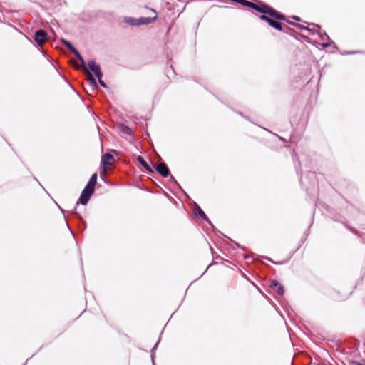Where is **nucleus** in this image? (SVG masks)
<instances>
[{
    "label": "nucleus",
    "mask_w": 365,
    "mask_h": 365,
    "mask_svg": "<svg viewBox=\"0 0 365 365\" xmlns=\"http://www.w3.org/2000/svg\"><path fill=\"white\" fill-rule=\"evenodd\" d=\"M349 364L350 365H364V364H363L360 362H358L356 361H350Z\"/></svg>",
    "instance_id": "obj_20"
},
{
    "label": "nucleus",
    "mask_w": 365,
    "mask_h": 365,
    "mask_svg": "<svg viewBox=\"0 0 365 365\" xmlns=\"http://www.w3.org/2000/svg\"><path fill=\"white\" fill-rule=\"evenodd\" d=\"M157 19L155 15L153 17H140L137 19L138 26L145 25L153 23Z\"/></svg>",
    "instance_id": "obj_10"
},
{
    "label": "nucleus",
    "mask_w": 365,
    "mask_h": 365,
    "mask_svg": "<svg viewBox=\"0 0 365 365\" xmlns=\"http://www.w3.org/2000/svg\"><path fill=\"white\" fill-rule=\"evenodd\" d=\"M230 241H232V242H233V243H234L237 247H238L241 248V249H242V250H245V248L243 246H241L239 243H237V242H236L233 241V240H231V239H230Z\"/></svg>",
    "instance_id": "obj_19"
},
{
    "label": "nucleus",
    "mask_w": 365,
    "mask_h": 365,
    "mask_svg": "<svg viewBox=\"0 0 365 365\" xmlns=\"http://www.w3.org/2000/svg\"><path fill=\"white\" fill-rule=\"evenodd\" d=\"M86 67L88 72L91 74V71L93 72L97 78L103 77V73L101 72L100 65L98 64L94 60L89 61Z\"/></svg>",
    "instance_id": "obj_6"
},
{
    "label": "nucleus",
    "mask_w": 365,
    "mask_h": 365,
    "mask_svg": "<svg viewBox=\"0 0 365 365\" xmlns=\"http://www.w3.org/2000/svg\"><path fill=\"white\" fill-rule=\"evenodd\" d=\"M140 163L149 172H153L155 169L156 164L153 161H140Z\"/></svg>",
    "instance_id": "obj_11"
},
{
    "label": "nucleus",
    "mask_w": 365,
    "mask_h": 365,
    "mask_svg": "<svg viewBox=\"0 0 365 365\" xmlns=\"http://www.w3.org/2000/svg\"><path fill=\"white\" fill-rule=\"evenodd\" d=\"M279 284H280V283L277 280L273 279L270 282V287L272 289H275V287H277Z\"/></svg>",
    "instance_id": "obj_17"
},
{
    "label": "nucleus",
    "mask_w": 365,
    "mask_h": 365,
    "mask_svg": "<svg viewBox=\"0 0 365 365\" xmlns=\"http://www.w3.org/2000/svg\"><path fill=\"white\" fill-rule=\"evenodd\" d=\"M101 160H113V156L110 153H106L102 156Z\"/></svg>",
    "instance_id": "obj_16"
},
{
    "label": "nucleus",
    "mask_w": 365,
    "mask_h": 365,
    "mask_svg": "<svg viewBox=\"0 0 365 365\" xmlns=\"http://www.w3.org/2000/svg\"><path fill=\"white\" fill-rule=\"evenodd\" d=\"M235 2L239 3L240 4L251 8L255 11H257L262 14H267V15H269L272 16V18L275 19L277 20H286L289 24H291V22L288 20H287L284 15L282 14L281 13L277 11L272 7L264 4H260L259 5L256 4L253 2L249 1L247 0H232Z\"/></svg>",
    "instance_id": "obj_2"
},
{
    "label": "nucleus",
    "mask_w": 365,
    "mask_h": 365,
    "mask_svg": "<svg viewBox=\"0 0 365 365\" xmlns=\"http://www.w3.org/2000/svg\"><path fill=\"white\" fill-rule=\"evenodd\" d=\"M150 10H151L153 13H155V11L153 9H150Z\"/></svg>",
    "instance_id": "obj_25"
},
{
    "label": "nucleus",
    "mask_w": 365,
    "mask_h": 365,
    "mask_svg": "<svg viewBox=\"0 0 365 365\" xmlns=\"http://www.w3.org/2000/svg\"><path fill=\"white\" fill-rule=\"evenodd\" d=\"M72 52L76 55V56L78 58V59L81 61L83 69L87 73L88 80L89 81V83H90L91 86H92V88L93 89H96L98 88V84L96 83V81L95 80V78H93L92 74H91L88 72V71L87 69V67L86 66V62H85L83 58L82 57L81 53L76 49V48H74V50L72 51Z\"/></svg>",
    "instance_id": "obj_5"
},
{
    "label": "nucleus",
    "mask_w": 365,
    "mask_h": 365,
    "mask_svg": "<svg viewBox=\"0 0 365 365\" xmlns=\"http://www.w3.org/2000/svg\"><path fill=\"white\" fill-rule=\"evenodd\" d=\"M312 161H297L294 167L298 175L300 176L302 187L310 197H314L319 191L318 180L314 171H312Z\"/></svg>",
    "instance_id": "obj_1"
},
{
    "label": "nucleus",
    "mask_w": 365,
    "mask_h": 365,
    "mask_svg": "<svg viewBox=\"0 0 365 365\" xmlns=\"http://www.w3.org/2000/svg\"><path fill=\"white\" fill-rule=\"evenodd\" d=\"M184 197L188 199L190 201V205L192 206V213L195 217H200L202 220H205L209 225H210L212 228V230L217 232L221 233L219 230H217L214 225L212 223V222L210 220L207 215L205 213V212L202 210V208L199 206V205L191 200L190 196L186 193V192L184 190Z\"/></svg>",
    "instance_id": "obj_3"
},
{
    "label": "nucleus",
    "mask_w": 365,
    "mask_h": 365,
    "mask_svg": "<svg viewBox=\"0 0 365 365\" xmlns=\"http://www.w3.org/2000/svg\"><path fill=\"white\" fill-rule=\"evenodd\" d=\"M34 40L39 46H42L47 41V34L42 29L36 31L34 34Z\"/></svg>",
    "instance_id": "obj_8"
},
{
    "label": "nucleus",
    "mask_w": 365,
    "mask_h": 365,
    "mask_svg": "<svg viewBox=\"0 0 365 365\" xmlns=\"http://www.w3.org/2000/svg\"><path fill=\"white\" fill-rule=\"evenodd\" d=\"M244 258H245V259H247V258H248V257H247V255H245V256H244Z\"/></svg>",
    "instance_id": "obj_26"
},
{
    "label": "nucleus",
    "mask_w": 365,
    "mask_h": 365,
    "mask_svg": "<svg viewBox=\"0 0 365 365\" xmlns=\"http://www.w3.org/2000/svg\"><path fill=\"white\" fill-rule=\"evenodd\" d=\"M113 165L112 161H103L101 165V168L103 172L105 173L108 169H109Z\"/></svg>",
    "instance_id": "obj_13"
},
{
    "label": "nucleus",
    "mask_w": 365,
    "mask_h": 365,
    "mask_svg": "<svg viewBox=\"0 0 365 365\" xmlns=\"http://www.w3.org/2000/svg\"><path fill=\"white\" fill-rule=\"evenodd\" d=\"M136 160H143V159L140 156H138Z\"/></svg>",
    "instance_id": "obj_24"
},
{
    "label": "nucleus",
    "mask_w": 365,
    "mask_h": 365,
    "mask_svg": "<svg viewBox=\"0 0 365 365\" xmlns=\"http://www.w3.org/2000/svg\"><path fill=\"white\" fill-rule=\"evenodd\" d=\"M124 22L126 24L133 26H138V21L137 19L130 17V16H125L123 19Z\"/></svg>",
    "instance_id": "obj_12"
},
{
    "label": "nucleus",
    "mask_w": 365,
    "mask_h": 365,
    "mask_svg": "<svg viewBox=\"0 0 365 365\" xmlns=\"http://www.w3.org/2000/svg\"><path fill=\"white\" fill-rule=\"evenodd\" d=\"M292 19L295 20V21H300V18L298 17V16H292Z\"/></svg>",
    "instance_id": "obj_21"
},
{
    "label": "nucleus",
    "mask_w": 365,
    "mask_h": 365,
    "mask_svg": "<svg viewBox=\"0 0 365 365\" xmlns=\"http://www.w3.org/2000/svg\"><path fill=\"white\" fill-rule=\"evenodd\" d=\"M155 170H157L160 174H161L164 177L168 176L169 173L168 167L163 163L156 164Z\"/></svg>",
    "instance_id": "obj_9"
},
{
    "label": "nucleus",
    "mask_w": 365,
    "mask_h": 365,
    "mask_svg": "<svg viewBox=\"0 0 365 365\" xmlns=\"http://www.w3.org/2000/svg\"><path fill=\"white\" fill-rule=\"evenodd\" d=\"M266 14H264L261 15L260 19L267 22L269 24V26H271L272 27H273L279 31L283 30V27H282V25L281 23L274 21L273 19L270 18L271 16L269 15L267 16Z\"/></svg>",
    "instance_id": "obj_7"
},
{
    "label": "nucleus",
    "mask_w": 365,
    "mask_h": 365,
    "mask_svg": "<svg viewBox=\"0 0 365 365\" xmlns=\"http://www.w3.org/2000/svg\"><path fill=\"white\" fill-rule=\"evenodd\" d=\"M274 289L276 291V292L277 293L278 295H279V296L284 295V287L282 284H280L279 286L275 287V289Z\"/></svg>",
    "instance_id": "obj_14"
},
{
    "label": "nucleus",
    "mask_w": 365,
    "mask_h": 365,
    "mask_svg": "<svg viewBox=\"0 0 365 365\" xmlns=\"http://www.w3.org/2000/svg\"><path fill=\"white\" fill-rule=\"evenodd\" d=\"M97 181V174L94 173L84 190H83L81 195L80 197V202L83 205H86L89 200L91 196L94 192L95 185Z\"/></svg>",
    "instance_id": "obj_4"
},
{
    "label": "nucleus",
    "mask_w": 365,
    "mask_h": 365,
    "mask_svg": "<svg viewBox=\"0 0 365 365\" xmlns=\"http://www.w3.org/2000/svg\"><path fill=\"white\" fill-rule=\"evenodd\" d=\"M265 259H267V260H269V261H270V262H272V263H274V264H275V262H274V261H272L269 257H265Z\"/></svg>",
    "instance_id": "obj_22"
},
{
    "label": "nucleus",
    "mask_w": 365,
    "mask_h": 365,
    "mask_svg": "<svg viewBox=\"0 0 365 365\" xmlns=\"http://www.w3.org/2000/svg\"><path fill=\"white\" fill-rule=\"evenodd\" d=\"M126 130H127V133L130 134L131 133V130H130V128H126Z\"/></svg>",
    "instance_id": "obj_23"
},
{
    "label": "nucleus",
    "mask_w": 365,
    "mask_h": 365,
    "mask_svg": "<svg viewBox=\"0 0 365 365\" xmlns=\"http://www.w3.org/2000/svg\"><path fill=\"white\" fill-rule=\"evenodd\" d=\"M62 43L71 51L74 50L75 47L72 46V44L68 41L67 40L62 39Z\"/></svg>",
    "instance_id": "obj_15"
},
{
    "label": "nucleus",
    "mask_w": 365,
    "mask_h": 365,
    "mask_svg": "<svg viewBox=\"0 0 365 365\" xmlns=\"http://www.w3.org/2000/svg\"><path fill=\"white\" fill-rule=\"evenodd\" d=\"M98 83L99 84L103 87V88H106V84L104 83V81L102 80V77H100V78H98Z\"/></svg>",
    "instance_id": "obj_18"
}]
</instances>
